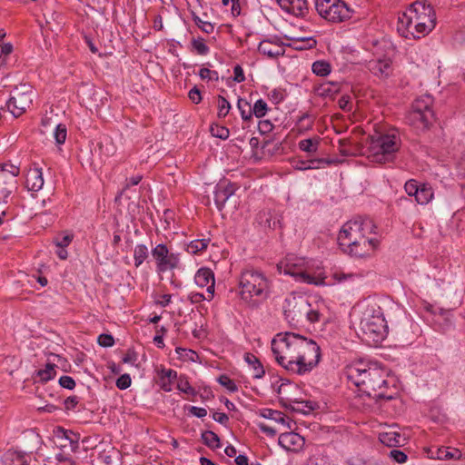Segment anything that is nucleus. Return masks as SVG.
I'll return each mask as SVG.
<instances>
[{"label": "nucleus", "instance_id": "obj_1", "mask_svg": "<svg viewBox=\"0 0 465 465\" xmlns=\"http://www.w3.org/2000/svg\"><path fill=\"white\" fill-rule=\"evenodd\" d=\"M276 362L291 374L304 375L320 361V346L294 332H280L272 341Z\"/></svg>", "mask_w": 465, "mask_h": 465}, {"label": "nucleus", "instance_id": "obj_2", "mask_svg": "<svg viewBox=\"0 0 465 465\" xmlns=\"http://www.w3.org/2000/svg\"><path fill=\"white\" fill-rule=\"evenodd\" d=\"M376 229L369 218L351 220L341 227L338 243L344 252L351 256H368L379 245Z\"/></svg>", "mask_w": 465, "mask_h": 465}, {"label": "nucleus", "instance_id": "obj_3", "mask_svg": "<svg viewBox=\"0 0 465 465\" xmlns=\"http://www.w3.org/2000/svg\"><path fill=\"white\" fill-rule=\"evenodd\" d=\"M346 377L367 396L391 398L386 394L389 386L386 370L376 361H360L350 365L346 370Z\"/></svg>", "mask_w": 465, "mask_h": 465}, {"label": "nucleus", "instance_id": "obj_4", "mask_svg": "<svg viewBox=\"0 0 465 465\" xmlns=\"http://www.w3.org/2000/svg\"><path fill=\"white\" fill-rule=\"evenodd\" d=\"M436 26V14L427 0H417L398 16L397 30L407 39H420Z\"/></svg>", "mask_w": 465, "mask_h": 465}, {"label": "nucleus", "instance_id": "obj_5", "mask_svg": "<svg viewBox=\"0 0 465 465\" xmlns=\"http://www.w3.org/2000/svg\"><path fill=\"white\" fill-rule=\"evenodd\" d=\"M282 309L285 320L292 325L325 320L329 311L323 299L297 292H292L285 297Z\"/></svg>", "mask_w": 465, "mask_h": 465}, {"label": "nucleus", "instance_id": "obj_6", "mask_svg": "<svg viewBox=\"0 0 465 465\" xmlns=\"http://www.w3.org/2000/svg\"><path fill=\"white\" fill-rule=\"evenodd\" d=\"M238 286L240 298L249 303L268 299L272 293V282L262 271L247 268L242 271Z\"/></svg>", "mask_w": 465, "mask_h": 465}, {"label": "nucleus", "instance_id": "obj_7", "mask_svg": "<svg viewBox=\"0 0 465 465\" xmlns=\"http://www.w3.org/2000/svg\"><path fill=\"white\" fill-rule=\"evenodd\" d=\"M361 340L370 346H377L387 336L388 326L382 310L376 303L368 304L360 321Z\"/></svg>", "mask_w": 465, "mask_h": 465}, {"label": "nucleus", "instance_id": "obj_8", "mask_svg": "<svg viewBox=\"0 0 465 465\" xmlns=\"http://www.w3.org/2000/svg\"><path fill=\"white\" fill-rule=\"evenodd\" d=\"M400 147L401 139L397 131L376 132L370 137L367 157L380 163L391 162Z\"/></svg>", "mask_w": 465, "mask_h": 465}, {"label": "nucleus", "instance_id": "obj_9", "mask_svg": "<svg viewBox=\"0 0 465 465\" xmlns=\"http://www.w3.org/2000/svg\"><path fill=\"white\" fill-rule=\"evenodd\" d=\"M278 272L284 275H290L298 282L311 285H324V278L312 275L308 262L302 257L293 254L287 255L277 265Z\"/></svg>", "mask_w": 465, "mask_h": 465}, {"label": "nucleus", "instance_id": "obj_10", "mask_svg": "<svg viewBox=\"0 0 465 465\" xmlns=\"http://www.w3.org/2000/svg\"><path fill=\"white\" fill-rule=\"evenodd\" d=\"M432 104L433 98L429 94L418 97L407 114L408 124L417 131L427 130L434 120Z\"/></svg>", "mask_w": 465, "mask_h": 465}, {"label": "nucleus", "instance_id": "obj_11", "mask_svg": "<svg viewBox=\"0 0 465 465\" xmlns=\"http://www.w3.org/2000/svg\"><path fill=\"white\" fill-rule=\"evenodd\" d=\"M319 15L331 23H341L351 18L353 10L342 0H315Z\"/></svg>", "mask_w": 465, "mask_h": 465}, {"label": "nucleus", "instance_id": "obj_12", "mask_svg": "<svg viewBox=\"0 0 465 465\" xmlns=\"http://www.w3.org/2000/svg\"><path fill=\"white\" fill-rule=\"evenodd\" d=\"M35 96L34 89L29 84H25L15 87L6 101L8 111L15 117L20 116L30 107Z\"/></svg>", "mask_w": 465, "mask_h": 465}, {"label": "nucleus", "instance_id": "obj_13", "mask_svg": "<svg viewBox=\"0 0 465 465\" xmlns=\"http://www.w3.org/2000/svg\"><path fill=\"white\" fill-rule=\"evenodd\" d=\"M155 262L156 272L158 274L173 271L179 267L180 253L171 252L164 243H158L151 251Z\"/></svg>", "mask_w": 465, "mask_h": 465}, {"label": "nucleus", "instance_id": "obj_14", "mask_svg": "<svg viewBox=\"0 0 465 465\" xmlns=\"http://www.w3.org/2000/svg\"><path fill=\"white\" fill-rule=\"evenodd\" d=\"M20 169L10 163L0 164V203H6L9 196L17 189V176Z\"/></svg>", "mask_w": 465, "mask_h": 465}, {"label": "nucleus", "instance_id": "obj_15", "mask_svg": "<svg viewBox=\"0 0 465 465\" xmlns=\"http://www.w3.org/2000/svg\"><path fill=\"white\" fill-rule=\"evenodd\" d=\"M404 190L409 196L415 197L418 204L426 205L434 198V190L428 183H419L415 179L408 180Z\"/></svg>", "mask_w": 465, "mask_h": 465}, {"label": "nucleus", "instance_id": "obj_16", "mask_svg": "<svg viewBox=\"0 0 465 465\" xmlns=\"http://www.w3.org/2000/svg\"><path fill=\"white\" fill-rule=\"evenodd\" d=\"M54 436L60 449H68L70 452H76L79 449L80 435L71 430L57 428Z\"/></svg>", "mask_w": 465, "mask_h": 465}, {"label": "nucleus", "instance_id": "obj_17", "mask_svg": "<svg viewBox=\"0 0 465 465\" xmlns=\"http://www.w3.org/2000/svg\"><path fill=\"white\" fill-rule=\"evenodd\" d=\"M397 425H392L387 430L379 433V440L387 447H399L407 443L408 436L397 430Z\"/></svg>", "mask_w": 465, "mask_h": 465}, {"label": "nucleus", "instance_id": "obj_18", "mask_svg": "<svg viewBox=\"0 0 465 465\" xmlns=\"http://www.w3.org/2000/svg\"><path fill=\"white\" fill-rule=\"evenodd\" d=\"M234 185L227 181H222L214 186V203L219 211L225 206L226 202L234 194Z\"/></svg>", "mask_w": 465, "mask_h": 465}, {"label": "nucleus", "instance_id": "obj_19", "mask_svg": "<svg viewBox=\"0 0 465 465\" xmlns=\"http://www.w3.org/2000/svg\"><path fill=\"white\" fill-rule=\"evenodd\" d=\"M279 445L286 451L297 452L304 446V439L295 432L282 433L278 439Z\"/></svg>", "mask_w": 465, "mask_h": 465}, {"label": "nucleus", "instance_id": "obj_20", "mask_svg": "<svg viewBox=\"0 0 465 465\" xmlns=\"http://www.w3.org/2000/svg\"><path fill=\"white\" fill-rule=\"evenodd\" d=\"M194 282L200 288L206 287L207 293L214 294V273L209 268H200L194 275Z\"/></svg>", "mask_w": 465, "mask_h": 465}, {"label": "nucleus", "instance_id": "obj_21", "mask_svg": "<svg viewBox=\"0 0 465 465\" xmlns=\"http://www.w3.org/2000/svg\"><path fill=\"white\" fill-rule=\"evenodd\" d=\"M277 2L282 10L297 17L304 16L308 12L307 0H277Z\"/></svg>", "mask_w": 465, "mask_h": 465}, {"label": "nucleus", "instance_id": "obj_22", "mask_svg": "<svg viewBox=\"0 0 465 465\" xmlns=\"http://www.w3.org/2000/svg\"><path fill=\"white\" fill-rule=\"evenodd\" d=\"M32 454L17 450H8L2 456L3 465H27Z\"/></svg>", "mask_w": 465, "mask_h": 465}, {"label": "nucleus", "instance_id": "obj_23", "mask_svg": "<svg viewBox=\"0 0 465 465\" xmlns=\"http://www.w3.org/2000/svg\"><path fill=\"white\" fill-rule=\"evenodd\" d=\"M101 159L106 160L116 153V146L113 139L108 135H101L94 149Z\"/></svg>", "mask_w": 465, "mask_h": 465}, {"label": "nucleus", "instance_id": "obj_24", "mask_svg": "<svg viewBox=\"0 0 465 465\" xmlns=\"http://www.w3.org/2000/svg\"><path fill=\"white\" fill-rule=\"evenodd\" d=\"M432 459L440 460H459L462 459V452L460 450L451 446L437 447L435 450H431Z\"/></svg>", "mask_w": 465, "mask_h": 465}, {"label": "nucleus", "instance_id": "obj_25", "mask_svg": "<svg viewBox=\"0 0 465 465\" xmlns=\"http://www.w3.org/2000/svg\"><path fill=\"white\" fill-rule=\"evenodd\" d=\"M57 366L54 363L47 362L43 369L36 370L33 374L35 383H46L54 380L57 374Z\"/></svg>", "mask_w": 465, "mask_h": 465}, {"label": "nucleus", "instance_id": "obj_26", "mask_svg": "<svg viewBox=\"0 0 465 465\" xmlns=\"http://www.w3.org/2000/svg\"><path fill=\"white\" fill-rule=\"evenodd\" d=\"M26 188L31 192L40 191L45 183L43 173L40 168L30 169L26 175Z\"/></svg>", "mask_w": 465, "mask_h": 465}, {"label": "nucleus", "instance_id": "obj_27", "mask_svg": "<svg viewBox=\"0 0 465 465\" xmlns=\"http://www.w3.org/2000/svg\"><path fill=\"white\" fill-rule=\"evenodd\" d=\"M159 385L165 392H170L173 390V382L177 379V371L173 369L162 368L158 371Z\"/></svg>", "mask_w": 465, "mask_h": 465}, {"label": "nucleus", "instance_id": "obj_28", "mask_svg": "<svg viewBox=\"0 0 465 465\" xmlns=\"http://www.w3.org/2000/svg\"><path fill=\"white\" fill-rule=\"evenodd\" d=\"M243 360L252 370L253 379H262L264 377L265 370L263 365L254 354L246 352L243 355Z\"/></svg>", "mask_w": 465, "mask_h": 465}, {"label": "nucleus", "instance_id": "obj_29", "mask_svg": "<svg viewBox=\"0 0 465 465\" xmlns=\"http://www.w3.org/2000/svg\"><path fill=\"white\" fill-rule=\"evenodd\" d=\"M258 51L270 58L278 57L283 53L282 47L271 40H263L260 42Z\"/></svg>", "mask_w": 465, "mask_h": 465}, {"label": "nucleus", "instance_id": "obj_30", "mask_svg": "<svg viewBox=\"0 0 465 465\" xmlns=\"http://www.w3.org/2000/svg\"><path fill=\"white\" fill-rule=\"evenodd\" d=\"M369 69L376 76H388L391 73V62L389 59H378L371 61Z\"/></svg>", "mask_w": 465, "mask_h": 465}, {"label": "nucleus", "instance_id": "obj_31", "mask_svg": "<svg viewBox=\"0 0 465 465\" xmlns=\"http://www.w3.org/2000/svg\"><path fill=\"white\" fill-rule=\"evenodd\" d=\"M148 247L143 243H138L134 249V262L136 268L140 267L148 258Z\"/></svg>", "mask_w": 465, "mask_h": 465}, {"label": "nucleus", "instance_id": "obj_32", "mask_svg": "<svg viewBox=\"0 0 465 465\" xmlns=\"http://www.w3.org/2000/svg\"><path fill=\"white\" fill-rule=\"evenodd\" d=\"M320 140L319 138H307L301 140L298 143V147L301 151L314 153L318 151Z\"/></svg>", "mask_w": 465, "mask_h": 465}, {"label": "nucleus", "instance_id": "obj_33", "mask_svg": "<svg viewBox=\"0 0 465 465\" xmlns=\"http://www.w3.org/2000/svg\"><path fill=\"white\" fill-rule=\"evenodd\" d=\"M202 440L211 449H219L221 447L219 436L212 430L203 432Z\"/></svg>", "mask_w": 465, "mask_h": 465}, {"label": "nucleus", "instance_id": "obj_34", "mask_svg": "<svg viewBox=\"0 0 465 465\" xmlns=\"http://www.w3.org/2000/svg\"><path fill=\"white\" fill-rule=\"evenodd\" d=\"M312 73L319 76H327L331 73V64L324 60L315 61L312 65Z\"/></svg>", "mask_w": 465, "mask_h": 465}, {"label": "nucleus", "instance_id": "obj_35", "mask_svg": "<svg viewBox=\"0 0 465 465\" xmlns=\"http://www.w3.org/2000/svg\"><path fill=\"white\" fill-rule=\"evenodd\" d=\"M209 242L210 240L205 238L191 241L186 247V251L192 254H196L200 251L206 249Z\"/></svg>", "mask_w": 465, "mask_h": 465}, {"label": "nucleus", "instance_id": "obj_36", "mask_svg": "<svg viewBox=\"0 0 465 465\" xmlns=\"http://www.w3.org/2000/svg\"><path fill=\"white\" fill-rule=\"evenodd\" d=\"M237 107L242 120L247 121L251 119L252 116V110L249 102L243 98H239L237 101Z\"/></svg>", "mask_w": 465, "mask_h": 465}, {"label": "nucleus", "instance_id": "obj_37", "mask_svg": "<svg viewBox=\"0 0 465 465\" xmlns=\"http://www.w3.org/2000/svg\"><path fill=\"white\" fill-rule=\"evenodd\" d=\"M53 136L56 145L64 144L67 137V129L65 124H56L53 133Z\"/></svg>", "mask_w": 465, "mask_h": 465}, {"label": "nucleus", "instance_id": "obj_38", "mask_svg": "<svg viewBox=\"0 0 465 465\" xmlns=\"http://www.w3.org/2000/svg\"><path fill=\"white\" fill-rule=\"evenodd\" d=\"M217 382L225 388L229 392L233 393L238 391V386L233 380L229 376L223 374L216 379Z\"/></svg>", "mask_w": 465, "mask_h": 465}, {"label": "nucleus", "instance_id": "obj_39", "mask_svg": "<svg viewBox=\"0 0 465 465\" xmlns=\"http://www.w3.org/2000/svg\"><path fill=\"white\" fill-rule=\"evenodd\" d=\"M252 115H254L257 118H262L267 114L269 108L267 103L261 98L255 101V103L252 106Z\"/></svg>", "mask_w": 465, "mask_h": 465}, {"label": "nucleus", "instance_id": "obj_40", "mask_svg": "<svg viewBox=\"0 0 465 465\" xmlns=\"http://www.w3.org/2000/svg\"><path fill=\"white\" fill-rule=\"evenodd\" d=\"M317 44V41L313 37H302L297 38L293 42V46L296 49H311L313 48Z\"/></svg>", "mask_w": 465, "mask_h": 465}, {"label": "nucleus", "instance_id": "obj_41", "mask_svg": "<svg viewBox=\"0 0 465 465\" xmlns=\"http://www.w3.org/2000/svg\"><path fill=\"white\" fill-rule=\"evenodd\" d=\"M217 107H218V116L220 118L225 117L229 114V112L232 108L229 101L222 95L218 96Z\"/></svg>", "mask_w": 465, "mask_h": 465}, {"label": "nucleus", "instance_id": "obj_42", "mask_svg": "<svg viewBox=\"0 0 465 465\" xmlns=\"http://www.w3.org/2000/svg\"><path fill=\"white\" fill-rule=\"evenodd\" d=\"M335 161L333 159H324V158H314L308 160L309 163V170H316L321 168H325L326 166L331 165Z\"/></svg>", "mask_w": 465, "mask_h": 465}, {"label": "nucleus", "instance_id": "obj_43", "mask_svg": "<svg viewBox=\"0 0 465 465\" xmlns=\"http://www.w3.org/2000/svg\"><path fill=\"white\" fill-rule=\"evenodd\" d=\"M175 351L179 355V357L183 358V359L188 360L193 362H195L197 361V359L199 358L197 352L191 349L178 347L175 349Z\"/></svg>", "mask_w": 465, "mask_h": 465}, {"label": "nucleus", "instance_id": "obj_44", "mask_svg": "<svg viewBox=\"0 0 465 465\" xmlns=\"http://www.w3.org/2000/svg\"><path fill=\"white\" fill-rule=\"evenodd\" d=\"M192 45L193 49L201 55H205L210 51L203 38L193 39L192 42Z\"/></svg>", "mask_w": 465, "mask_h": 465}, {"label": "nucleus", "instance_id": "obj_45", "mask_svg": "<svg viewBox=\"0 0 465 465\" xmlns=\"http://www.w3.org/2000/svg\"><path fill=\"white\" fill-rule=\"evenodd\" d=\"M388 456L395 462L399 463V464H402L404 462H406L407 459H408V456L407 454L401 450H398V449H393L391 450Z\"/></svg>", "mask_w": 465, "mask_h": 465}, {"label": "nucleus", "instance_id": "obj_46", "mask_svg": "<svg viewBox=\"0 0 465 465\" xmlns=\"http://www.w3.org/2000/svg\"><path fill=\"white\" fill-rule=\"evenodd\" d=\"M213 298V294L207 293V295H204L201 292H191L188 295V299L192 303H199L203 301L210 302Z\"/></svg>", "mask_w": 465, "mask_h": 465}, {"label": "nucleus", "instance_id": "obj_47", "mask_svg": "<svg viewBox=\"0 0 465 465\" xmlns=\"http://www.w3.org/2000/svg\"><path fill=\"white\" fill-rule=\"evenodd\" d=\"M198 75L200 76L201 79L207 81H218L219 79L218 73L216 71H212L208 68H202L199 71Z\"/></svg>", "mask_w": 465, "mask_h": 465}, {"label": "nucleus", "instance_id": "obj_48", "mask_svg": "<svg viewBox=\"0 0 465 465\" xmlns=\"http://www.w3.org/2000/svg\"><path fill=\"white\" fill-rule=\"evenodd\" d=\"M211 132L214 137L220 138L222 140H226L230 134V131L228 128L219 125L212 127Z\"/></svg>", "mask_w": 465, "mask_h": 465}, {"label": "nucleus", "instance_id": "obj_49", "mask_svg": "<svg viewBox=\"0 0 465 465\" xmlns=\"http://www.w3.org/2000/svg\"><path fill=\"white\" fill-rule=\"evenodd\" d=\"M177 389L186 394H190L194 396L196 394V391L194 388L189 383L187 380H180L177 384Z\"/></svg>", "mask_w": 465, "mask_h": 465}, {"label": "nucleus", "instance_id": "obj_50", "mask_svg": "<svg viewBox=\"0 0 465 465\" xmlns=\"http://www.w3.org/2000/svg\"><path fill=\"white\" fill-rule=\"evenodd\" d=\"M194 23L195 25L202 30L203 31L204 33L206 34H212L214 30V26L212 23L210 22H207V21H203L202 20L201 18H199L198 16L195 17L194 19Z\"/></svg>", "mask_w": 465, "mask_h": 465}, {"label": "nucleus", "instance_id": "obj_51", "mask_svg": "<svg viewBox=\"0 0 465 465\" xmlns=\"http://www.w3.org/2000/svg\"><path fill=\"white\" fill-rule=\"evenodd\" d=\"M131 377L129 374H122L119 378H117L115 385L119 390H126L131 386Z\"/></svg>", "mask_w": 465, "mask_h": 465}, {"label": "nucleus", "instance_id": "obj_52", "mask_svg": "<svg viewBox=\"0 0 465 465\" xmlns=\"http://www.w3.org/2000/svg\"><path fill=\"white\" fill-rule=\"evenodd\" d=\"M98 344L102 347L108 348L112 347L114 344V337L111 334H100L98 336Z\"/></svg>", "mask_w": 465, "mask_h": 465}, {"label": "nucleus", "instance_id": "obj_53", "mask_svg": "<svg viewBox=\"0 0 465 465\" xmlns=\"http://www.w3.org/2000/svg\"><path fill=\"white\" fill-rule=\"evenodd\" d=\"M61 387L67 389V390H74L75 387V381L74 380L68 375H63L59 378L58 381Z\"/></svg>", "mask_w": 465, "mask_h": 465}, {"label": "nucleus", "instance_id": "obj_54", "mask_svg": "<svg viewBox=\"0 0 465 465\" xmlns=\"http://www.w3.org/2000/svg\"><path fill=\"white\" fill-rule=\"evenodd\" d=\"M222 3L224 6L231 5V12L232 15H239L241 13V7L239 4V0H222Z\"/></svg>", "mask_w": 465, "mask_h": 465}, {"label": "nucleus", "instance_id": "obj_55", "mask_svg": "<svg viewBox=\"0 0 465 465\" xmlns=\"http://www.w3.org/2000/svg\"><path fill=\"white\" fill-rule=\"evenodd\" d=\"M79 403V397L74 395L69 396L64 401V406L65 411H74Z\"/></svg>", "mask_w": 465, "mask_h": 465}, {"label": "nucleus", "instance_id": "obj_56", "mask_svg": "<svg viewBox=\"0 0 465 465\" xmlns=\"http://www.w3.org/2000/svg\"><path fill=\"white\" fill-rule=\"evenodd\" d=\"M269 99L274 104H279L280 103H282L284 99V94L282 93V91L281 90H278V89H273L272 90L269 94Z\"/></svg>", "mask_w": 465, "mask_h": 465}, {"label": "nucleus", "instance_id": "obj_57", "mask_svg": "<svg viewBox=\"0 0 465 465\" xmlns=\"http://www.w3.org/2000/svg\"><path fill=\"white\" fill-rule=\"evenodd\" d=\"M273 129V124L269 120H261L258 123V130L262 134H266L272 132Z\"/></svg>", "mask_w": 465, "mask_h": 465}, {"label": "nucleus", "instance_id": "obj_58", "mask_svg": "<svg viewBox=\"0 0 465 465\" xmlns=\"http://www.w3.org/2000/svg\"><path fill=\"white\" fill-rule=\"evenodd\" d=\"M189 99L195 104H198L202 101V94L198 87H193L188 93Z\"/></svg>", "mask_w": 465, "mask_h": 465}, {"label": "nucleus", "instance_id": "obj_59", "mask_svg": "<svg viewBox=\"0 0 465 465\" xmlns=\"http://www.w3.org/2000/svg\"><path fill=\"white\" fill-rule=\"evenodd\" d=\"M338 90L337 85L334 84H324L319 89V93L321 95H331L332 93H335Z\"/></svg>", "mask_w": 465, "mask_h": 465}, {"label": "nucleus", "instance_id": "obj_60", "mask_svg": "<svg viewBox=\"0 0 465 465\" xmlns=\"http://www.w3.org/2000/svg\"><path fill=\"white\" fill-rule=\"evenodd\" d=\"M266 411L268 412V414H263V417L270 420H274L278 422H284V417L282 412L272 410H266Z\"/></svg>", "mask_w": 465, "mask_h": 465}, {"label": "nucleus", "instance_id": "obj_61", "mask_svg": "<svg viewBox=\"0 0 465 465\" xmlns=\"http://www.w3.org/2000/svg\"><path fill=\"white\" fill-rule=\"evenodd\" d=\"M233 80L236 83H242V82L245 81V75H244V73H243V69L239 64H236L233 67Z\"/></svg>", "mask_w": 465, "mask_h": 465}, {"label": "nucleus", "instance_id": "obj_62", "mask_svg": "<svg viewBox=\"0 0 465 465\" xmlns=\"http://www.w3.org/2000/svg\"><path fill=\"white\" fill-rule=\"evenodd\" d=\"M339 106L345 112H350L352 109L351 102L349 96H341L338 101Z\"/></svg>", "mask_w": 465, "mask_h": 465}, {"label": "nucleus", "instance_id": "obj_63", "mask_svg": "<svg viewBox=\"0 0 465 465\" xmlns=\"http://www.w3.org/2000/svg\"><path fill=\"white\" fill-rule=\"evenodd\" d=\"M73 241V234H65L54 241L56 247H67Z\"/></svg>", "mask_w": 465, "mask_h": 465}, {"label": "nucleus", "instance_id": "obj_64", "mask_svg": "<svg viewBox=\"0 0 465 465\" xmlns=\"http://www.w3.org/2000/svg\"><path fill=\"white\" fill-rule=\"evenodd\" d=\"M189 412L197 417V418H204L206 415H207V411L206 409L203 408V407H197V406H191L189 408Z\"/></svg>", "mask_w": 465, "mask_h": 465}]
</instances>
